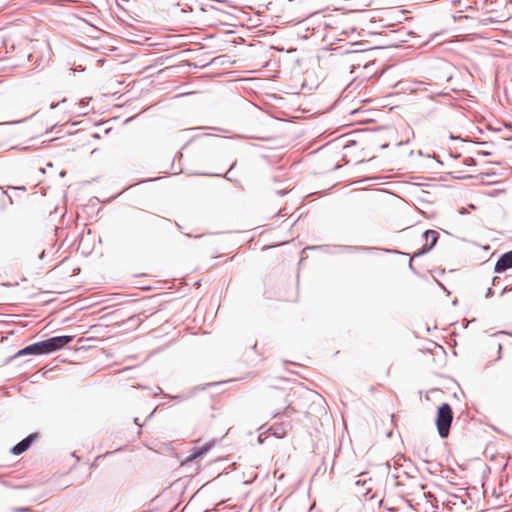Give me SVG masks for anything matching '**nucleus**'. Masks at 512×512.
<instances>
[{"label":"nucleus","instance_id":"f257e3e1","mask_svg":"<svg viewBox=\"0 0 512 512\" xmlns=\"http://www.w3.org/2000/svg\"><path fill=\"white\" fill-rule=\"evenodd\" d=\"M453 420V412L449 404L443 403L437 412L436 426L439 435L446 438L449 435L451 423Z\"/></svg>","mask_w":512,"mask_h":512},{"label":"nucleus","instance_id":"f03ea898","mask_svg":"<svg viewBox=\"0 0 512 512\" xmlns=\"http://www.w3.org/2000/svg\"><path fill=\"white\" fill-rule=\"evenodd\" d=\"M73 340L72 336H56L44 341H40L42 354L51 353L63 348Z\"/></svg>","mask_w":512,"mask_h":512},{"label":"nucleus","instance_id":"7ed1b4c3","mask_svg":"<svg viewBox=\"0 0 512 512\" xmlns=\"http://www.w3.org/2000/svg\"><path fill=\"white\" fill-rule=\"evenodd\" d=\"M423 238L425 240V243H424L423 247L421 248V250L414 253V255H413L414 257L420 256V255H423V254L429 252L436 245L438 238H439V233L435 230H426L423 233Z\"/></svg>","mask_w":512,"mask_h":512},{"label":"nucleus","instance_id":"20e7f679","mask_svg":"<svg viewBox=\"0 0 512 512\" xmlns=\"http://www.w3.org/2000/svg\"><path fill=\"white\" fill-rule=\"evenodd\" d=\"M512 268V250L504 253L495 265V272L502 273L507 269Z\"/></svg>","mask_w":512,"mask_h":512},{"label":"nucleus","instance_id":"39448f33","mask_svg":"<svg viewBox=\"0 0 512 512\" xmlns=\"http://www.w3.org/2000/svg\"><path fill=\"white\" fill-rule=\"evenodd\" d=\"M37 435L36 434H31L29 435L28 437H26L25 439H23L22 441H20L18 444H16L12 449H11V452L13 454H16V455H19L23 452H25L29 447L30 445L32 444L34 438L36 437Z\"/></svg>","mask_w":512,"mask_h":512},{"label":"nucleus","instance_id":"423d86ee","mask_svg":"<svg viewBox=\"0 0 512 512\" xmlns=\"http://www.w3.org/2000/svg\"><path fill=\"white\" fill-rule=\"evenodd\" d=\"M282 406L284 407V412L280 413L279 411H276L273 413V417L276 418L283 414L284 416L290 417L292 412H295V409L292 407V401H290L288 398H285Z\"/></svg>","mask_w":512,"mask_h":512},{"label":"nucleus","instance_id":"0eeeda50","mask_svg":"<svg viewBox=\"0 0 512 512\" xmlns=\"http://www.w3.org/2000/svg\"><path fill=\"white\" fill-rule=\"evenodd\" d=\"M28 354H33V355L42 354L41 348H40V343L37 342L32 345H29V346L25 347L24 349L20 350L18 353V355H28Z\"/></svg>","mask_w":512,"mask_h":512},{"label":"nucleus","instance_id":"6e6552de","mask_svg":"<svg viewBox=\"0 0 512 512\" xmlns=\"http://www.w3.org/2000/svg\"><path fill=\"white\" fill-rule=\"evenodd\" d=\"M212 444L211 443H208L206 445H204L202 448H200L197 452H194L193 454H191L188 458H187V461H192L202 455H204L210 448H211Z\"/></svg>","mask_w":512,"mask_h":512},{"label":"nucleus","instance_id":"1a4fd4ad","mask_svg":"<svg viewBox=\"0 0 512 512\" xmlns=\"http://www.w3.org/2000/svg\"><path fill=\"white\" fill-rule=\"evenodd\" d=\"M273 435L278 438H283L286 435V428L284 425L273 426L270 428Z\"/></svg>","mask_w":512,"mask_h":512},{"label":"nucleus","instance_id":"9d476101","mask_svg":"<svg viewBox=\"0 0 512 512\" xmlns=\"http://www.w3.org/2000/svg\"><path fill=\"white\" fill-rule=\"evenodd\" d=\"M348 251L350 252H355V251H359V250H362L363 248L361 247H357V246H349L347 247Z\"/></svg>","mask_w":512,"mask_h":512},{"label":"nucleus","instance_id":"9b49d317","mask_svg":"<svg viewBox=\"0 0 512 512\" xmlns=\"http://www.w3.org/2000/svg\"><path fill=\"white\" fill-rule=\"evenodd\" d=\"M235 165H236V162H234V163L231 165L230 169H229V170L226 172V174H225V178L230 179V178L228 177V174L231 172V170L234 168V166H235Z\"/></svg>","mask_w":512,"mask_h":512},{"label":"nucleus","instance_id":"f8f14e48","mask_svg":"<svg viewBox=\"0 0 512 512\" xmlns=\"http://www.w3.org/2000/svg\"><path fill=\"white\" fill-rule=\"evenodd\" d=\"M276 394H277V395H276V397H280V396H282L283 391H277V393H276Z\"/></svg>","mask_w":512,"mask_h":512},{"label":"nucleus","instance_id":"ddd939ff","mask_svg":"<svg viewBox=\"0 0 512 512\" xmlns=\"http://www.w3.org/2000/svg\"><path fill=\"white\" fill-rule=\"evenodd\" d=\"M28 509H19L18 511H22V512H25L27 511Z\"/></svg>","mask_w":512,"mask_h":512}]
</instances>
